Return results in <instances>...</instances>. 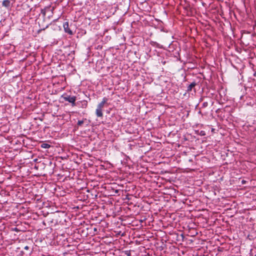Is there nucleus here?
Wrapping results in <instances>:
<instances>
[{"mask_svg": "<svg viewBox=\"0 0 256 256\" xmlns=\"http://www.w3.org/2000/svg\"><path fill=\"white\" fill-rule=\"evenodd\" d=\"M24 249L28 250L29 249V247L28 246H24Z\"/></svg>", "mask_w": 256, "mask_h": 256, "instance_id": "obj_12", "label": "nucleus"}, {"mask_svg": "<svg viewBox=\"0 0 256 256\" xmlns=\"http://www.w3.org/2000/svg\"><path fill=\"white\" fill-rule=\"evenodd\" d=\"M208 106V102H204L202 104V108H206Z\"/></svg>", "mask_w": 256, "mask_h": 256, "instance_id": "obj_10", "label": "nucleus"}, {"mask_svg": "<svg viewBox=\"0 0 256 256\" xmlns=\"http://www.w3.org/2000/svg\"><path fill=\"white\" fill-rule=\"evenodd\" d=\"M102 110L97 107L96 110V114L98 117H102L103 116Z\"/></svg>", "mask_w": 256, "mask_h": 256, "instance_id": "obj_4", "label": "nucleus"}, {"mask_svg": "<svg viewBox=\"0 0 256 256\" xmlns=\"http://www.w3.org/2000/svg\"><path fill=\"white\" fill-rule=\"evenodd\" d=\"M88 106V102L86 101L84 102L83 104H82V107L83 108H86Z\"/></svg>", "mask_w": 256, "mask_h": 256, "instance_id": "obj_9", "label": "nucleus"}, {"mask_svg": "<svg viewBox=\"0 0 256 256\" xmlns=\"http://www.w3.org/2000/svg\"><path fill=\"white\" fill-rule=\"evenodd\" d=\"M84 122V120H79L77 124L78 126H81Z\"/></svg>", "mask_w": 256, "mask_h": 256, "instance_id": "obj_8", "label": "nucleus"}, {"mask_svg": "<svg viewBox=\"0 0 256 256\" xmlns=\"http://www.w3.org/2000/svg\"><path fill=\"white\" fill-rule=\"evenodd\" d=\"M63 27L66 32L68 34L70 35H72L73 34L72 32L69 28L68 22H65L63 24Z\"/></svg>", "mask_w": 256, "mask_h": 256, "instance_id": "obj_2", "label": "nucleus"}, {"mask_svg": "<svg viewBox=\"0 0 256 256\" xmlns=\"http://www.w3.org/2000/svg\"><path fill=\"white\" fill-rule=\"evenodd\" d=\"M196 84L195 82H192L188 87H187V90L186 91L188 92H190L192 91V88H194L196 86Z\"/></svg>", "mask_w": 256, "mask_h": 256, "instance_id": "obj_5", "label": "nucleus"}, {"mask_svg": "<svg viewBox=\"0 0 256 256\" xmlns=\"http://www.w3.org/2000/svg\"><path fill=\"white\" fill-rule=\"evenodd\" d=\"M108 100V98L106 97H104L102 98V102L98 104L97 107L99 108H100L103 109L104 104L107 102Z\"/></svg>", "mask_w": 256, "mask_h": 256, "instance_id": "obj_3", "label": "nucleus"}, {"mask_svg": "<svg viewBox=\"0 0 256 256\" xmlns=\"http://www.w3.org/2000/svg\"><path fill=\"white\" fill-rule=\"evenodd\" d=\"M126 254L128 256H130V251H126Z\"/></svg>", "mask_w": 256, "mask_h": 256, "instance_id": "obj_11", "label": "nucleus"}, {"mask_svg": "<svg viewBox=\"0 0 256 256\" xmlns=\"http://www.w3.org/2000/svg\"><path fill=\"white\" fill-rule=\"evenodd\" d=\"M2 6L8 8L10 6V1L9 0H4L2 2Z\"/></svg>", "mask_w": 256, "mask_h": 256, "instance_id": "obj_6", "label": "nucleus"}, {"mask_svg": "<svg viewBox=\"0 0 256 256\" xmlns=\"http://www.w3.org/2000/svg\"><path fill=\"white\" fill-rule=\"evenodd\" d=\"M63 98L67 102H69L71 103L72 104V106H75L76 103L75 102L76 100V97L75 96H63Z\"/></svg>", "mask_w": 256, "mask_h": 256, "instance_id": "obj_1", "label": "nucleus"}, {"mask_svg": "<svg viewBox=\"0 0 256 256\" xmlns=\"http://www.w3.org/2000/svg\"><path fill=\"white\" fill-rule=\"evenodd\" d=\"M41 147L44 148H48L50 147V146L47 143H42L41 144Z\"/></svg>", "mask_w": 256, "mask_h": 256, "instance_id": "obj_7", "label": "nucleus"}]
</instances>
